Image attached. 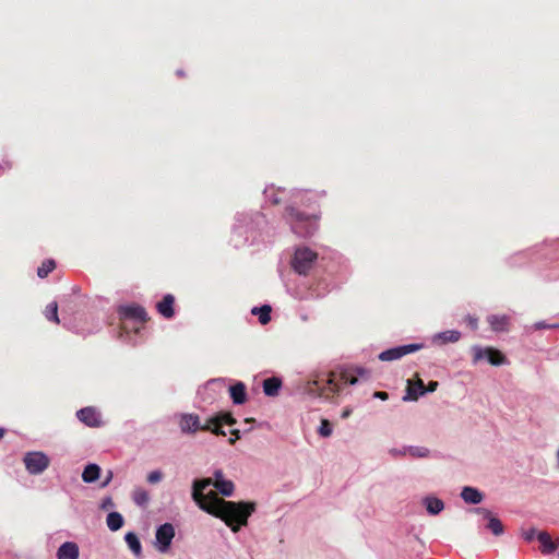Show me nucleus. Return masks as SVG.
I'll use <instances>...</instances> for the list:
<instances>
[{
    "label": "nucleus",
    "instance_id": "f3484780",
    "mask_svg": "<svg viewBox=\"0 0 559 559\" xmlns=\"http://www.w3.org/2000/svg\"><path fill=\"white\" fill-rule=\"evenodd\" d=\"M230 399L234 404L241 405L247 401V390L242 382H237L229 388Z\"/></svg>",
    "mask_w": 559,
    "mask_h": 559
},
{
    "label": "nucleus",
    "instance_id": "79ce46f5",
    "mask_svg": "<svg viewBox=\"0 0 559 559\" xmlns=\"http://www.w3.org/2000/svg\"><path fill=\"white\" fill-rule=\"evenodd\" d=\"M213 476H214V478H212L213 481H218L219 479H224V477H223L224 475L221 469L215 471Z\"/></svg>",
    "mask_w": 559,
    "mask_h": 559
},
{
    "label": "nucleus",
    "instance_id": "c9c22d12",
    "mask_svg": "<svg viewBox=\"0 0 559 559\" xmlns=\"http://www.w3.org/2000/svg\"><path fill=\"white\" fill-rule=\"evenodd\" d=\"M115 506L111 497H106L102 500L100 509L108 510Z\"/></svg>",
    "mask_w": 559,
    "mask_h": 559
},
{
    "label": "nucleus",
    "instance_id": "49530a36",
    "mask_svg": "<svg viewBox=\"0 0 559 559\" xmlns=\"http://www.w3.org/2000/svg\"><path fill=\"white\" fill-rule=\"evenodd\" d=\"M4 433H5V429L0 428V439L3 438Z\"/></svg>",
    "mask_w": 559,
    "mask_h": 559
},
{
    "label": "nucleus",
    "instance_id": "a211bd4d",
    "mask_svg": "<svg viewBox=\"0 0 559 559\" xmlns=\"http://www.w3.org/2000/svg\"><path fill=\"white\" fill-rule=\"evenodd\" d=\"M282 386V380L277 377H271L263 381V392L267 396H277Z\"/></svg>",
    "mask_w": 559,
    "mask_h": 559
},
{
    "label": "nucleus",
    "instance_id": "c756f323",
    "mask_svg": "<svg viewBox=\"0 0 559 559\" xmlns=\"http://www.w3.org/2000/svg\"><path fill=\"white\" fill-rule=\"evenodd\" d=\"M461 337V333L459 331H455V330H450V331H445V332H442L440 334H438V338L442 341V343H454V342H457Z\"/></svg>",
    "mask_w": 559,
    "mask_h": 559
},
{
    "label": "nucleus",
    "instance_id": "f03ea898",
    "mask_svg": "<svg viewBox=\"0 0 559 559\" xmlns=\"http://www.w3.org/2000/svg\"><path fill=\"white\" fill-rule=\"evenodd\" d=\"M358 376L367 378L368 371L364 368H355L343 371L340 374L330 372L325 377H317L314 380L309 381L307 391L319 397L331 399L340 392L341 383L355 384L358 381Z\"/></svg>",
    "mask_w": 559,
    "mask_h": 559
},
{
    "label": "nucleus",
    "instance_id": "a878e982",
    "mask_svg": "<svg viewBox=\"0 0 559 559\" xmlns=\"http://www.w3.org/2000/svg\"><path fill=\"white\" fill-rule=\"evenodd\" d=\"M271 311L272 308L269 305H263L262 307H255L252 309L253 314H259V321L261 324H267L271 321Z\"/></svg>",
    "mask_w": 559,
    "mask_h": 559
},
{
    "label": "nucleus",
    "instance_id": "cd10ccee",
    "mask_svg": "<svg viewBox=\"0 0 559 559\" xmlns=\"http://www.w3.org/2000/svg\"><path fill=\"white\" fill-rule=\"evenodd\" d=\"M56 269V262L52 259L43 261L41 265L37 269V275L40 278H45Z\"/></svg>",
    "mask_w": 559,
    "mask_h": 559
},
{
    "label": "nucleus",
    "instance_id": "72a5a7b5",
    "mask_svg": "<svg viewBox=\"0 0 559 559\" xmlns=\"http://www.w3.org/2000/svg\"><path fill=\"white\" fill-rule=\"evenodd\" d=\"M214 418H217L219 421L222 420V425H228L233 426L236 424V419L233 417L230 413H224L221 415L215 416Z\"/></svg>",
    "mask_w": 559,
    "mask_h": 559
},
{
    "label": "nucleus",
    "instance_id": "de8ad7c7",
    "mask_svg": "<svg viewBox=\"0 0 559 559\" xmlns=\"http://www.w3.org/2000/svg\"><path fill=\"white\" fill-rule=\"evenodd\" d=\"M251 421H254V419L253 418H247L246 419V423H251Z\"/></svg>",
    "mask_w": 559,
    "mask_h": 559
},
{
    "label": "nucleus",
    "instance_id": "423d86ee",
    "mask_svg": "<svg viewBox=\"0 0 559 559\" xmlns=\"http://www.w3.org/2000/svg\"><path fill=\"white\" fill-rule=\"evenodd\" d=\"M119 314L122 322V328L127 329V322L134 321L138 323H144L148 320L147 312L145 309L138 305L122 306L119 308Z\"/></svg>",
    "mask_w": 559,
    "mask_h": 559
},
{
    "label": "nucleus",
    "instance_id": "ea45409f",
    "mask_svg": "<svg viewBox=\"0 0 559 559\" xmlns=\"http://www.w3.org/2000/svg\"><path fill=\"white\" fill-rule=\"evenodd\" d=\"M438 381H430L427 386H425L426 392H435L438 388Z\"/></svg>",
    "mask_w": 559,
    "mask_h": 559
},
{
    "label": "nucleus",
    "instance_id": "09e8293b",
    "mask_svg": "<svg viewBox=\"0 0 559 559\" xmlns=\"http://www.w3.org/2000/svg\"><path fill=\"white\" fill-rule=\"evenodd\" d=\"M557 543V548L559 547V538L555 540Z\"/></svg>",
    "mask_w": 559,
    "mask_h": 559
},
{
    "label": "nucleus",
    "instance_id": "2f4dec72",
    "mask_svg": "<svg viewBox=\"0 0 559 559\" xmlns=\"http://www.w3.org/2000/svg\"><path fill=\"white\" fill-rule=\"evenodd\" d=\"M407 453L413 457H427L429 450L425 447H408Z\"/></svg>",
    "mask_w": 559,
    "mask_h": 559
},
{
    "label": "nucleus",
    "instance_id": "0eeeda50",
    "mask_svg": "<svg viewBox=\"0 0 559 559\" xmlns=\"http://www.w3.org/2000/svg\"><path fill=\"white\" fill-rule=\"evenodd\" d=\"M474 352V362H477L484 358H487L489 364L492 366H500L506 364L507 358L506 356L498 349L493 347H486L481 348L478 346H475L473 348Z\"/></svg>",
    "mask_w": 559,
    "mask_h": 559
},
{
    "label": "nucleus",
    "instance_id": "b1692460",
    "mask_svg": "<svg viewBox=\"0 0 559 559\" xmlns=\"http://www.w3.org/2000/svg\"><path fill=\"white\" fill-rule=\"evenodd\" d=\"M425 503L427 511L432 515L439 514L444 508L443 501L435 497L426 498Z\"/></svg>",
    "mask_w": 559,
    "mask_h": 559
},
{
    "label": "nucleus",
    "instance_id": "7ed1b4c3",
    "mask_svg": "<svg viewBox=\"0 0 559 559\" xmlns=\"http://www.w3.org/2000/svg\"><path fill=\"white\" fill-rule=\"evenodd\" d=\"M285 215L293 231L301 237H309L318 229V222L320 219L318 214L308 215L293 206H288L285 210Z\"/></svg>",
    "mask_w": 559,
    "mask_h": 559
},
{
    "label": "nucleus",
    "instance_id": "473e14b6",
    "mask_svg": "<svg viewBox=\"0 0 559 559\" xmlns=\"http://www.w3.org/2000/svg\"><path fill=\"white\" fill-rule=\"evenodd\" d=\"M319 435L326 438L332 435V425L328 419H322L318 430Z\"/></svg>",
    "mask_w": 559,
    "mask_h": 559
},
{
    "label": "nucleus",
    "instance_id": "37998d69",
    "mask_svg": "<svg viewBox=\"0 0 559 559\" xmlns=\"http://www.w3.org/2000/svg\"><path fill=\"white\" fill-rule=\"evenodd\" d=\"M391 453L393 455H405L407 454V448H405L403 451H400V450H392Z\"/></svg>",
    "mask_w": 559,
    "mask_h": 559
},
{
    "label": "nucleus",
    "instance_id": "f8f14e48",
    "mask_svg": "<svg viewBox=\"0 0 559 559\" xmlns=\"http://www.w3.org/2000/svg\"><path fill=\"white\" fill-rule=\"evenodd\" d=\"M474 511L481 515L483 520L487 521L486 528L491 531L493 535L499 536L503 533L502 522L497 516H495L491 511L485 508H476Z\"/></svg>",
    "mask_w": 559,
    "mask_h": 559
},
{
    "label": "nucleus",
    "instance_id": "5701e85b",
    "mask_svg": "<svg viewBox=\"0 0 559 559\" xmlns=\"http://www.w3.org/2000/svg\"><path fill=\"white\" fill-rule=\"evenodd\" d=\"M223 496L229 497L233 495L235 486L231 480L219 479L218 481H213L212 484Z\"/></svg>",
    "mask_w": 559,
    "mask_h": 559
},
{
    "label": "nucleus",
    "instance_id": "c03bdc74",
    "mask_svg": "<svg viewBox=\"0 0 559 559\" xmlns=\"http://www.w3.org/2000/svg\"><path fill=\"white\" fill-rule=\"evenodd\" d=\"M112 478V472H108V476H106V480L102 484V487H106Z\"/></svg>",
    "mask_w": 559,
    "mask_h": 559
},
{
    "label": "nucleus",
    "instance_id": "58836bf2",
    "mask_svg": "<svg viewBox=\"0 0 559 559\" xmlns=\"http://www.w3.org/2000/svg\"><path fill=\"white\" fill-rule=\"evenodd\" d=\"M233 438L229 439V443L234 444L238 439H240V431L238 429H234L230 431Z\"/></svg>",
    "mask_w": 559,
    "mask_h": 559
},
{
    "label": "nucleus",
    "instance_id": "c85d7f7f",
    "mask_svg": "<svg viewBox=\"0 0 559 559\" xmlns=\"http://www.w3.org/2000/svg\"><path fill=\"white\" fill-rule=\"evenodd\" d=\"M205 425H210L211 426V429H209L207 431H211L212 433L216 435V436H225L226 432L223 430V425H222V420L219 421L217 418H210L206 420Z\"/></svg>",
    "mask_w": 559,
    "mask_h": 559
},
{
    "label": "nucleus",
    "instance_id": "7c9ffc66",
    "mask_svg": "<svg viewBox=\"0 0 559 559\" xmlns=\"http://www.w3.org/2000/svg\"><path fill=\"white\" fill-rule=\"evenodd\" d=\"M150 500V496L147 493V491H145L144 489L142 488H138L133 491V501L138 504V506H145Z\"/></svg>",
    "mask_w": 559,
    "mask_h": 559
},
{
    "label": "nucleus",
    "instance_id": "20e7f679",
    "mask_svg": "<svg viewBox=\"0 0 559 559\" xmlns=\"http://www.w3.org/2000/svg\"><path fill=\"white\" fill-rule=\"evenodd\" d=\"M318 259V253L308 247H300L295 250L292 266L300 275H307Z\"/></svg>",
    "mask_w": 559,
    "mask_h": 559
},
{
    "label": "nucleus",
    "instance_id": "393cba45",
    "mask_svg": "<svg viewBox=\"0 0 559 559\" xmlns=\"http://www.w3.org/2000/svg\"><path fill=\"white\" fill-rule=\"evenodd\" d=\"M126 543L135 556H140L142 551L141 543L133 532H128L124 536Z\"/></svg>",
    "mask_w": 559,
    "mask_h": 559
},
{
    "label": "nucleus",
    "instance_id": "dca6fc26",
    "mask_svg": "<svg viewBox=\"0 0 559 559\" xmlns=\"http://www.w3.org/2000/svg\"><path fill=\"white\" fill-rule=\"evenodd\" d=\"M536 537L542 544L540 551L544 555L552 554L557 549V543L551 539L550 534L546 531L537 533Z\"/></svg>",
    "mask_w": 559,
    "mask_h": 559
},
{
    "label": "nucleus",
    "instance_id": "4c0bfd02",
    "mask_svg": "<svg viewBox=\"0 0 559 559\" xmlns=\"http://www.w3.org/2000/svg\"><path fill=\"white\" fill-rule=\"evenodd\" d=\"M536 535L537 534H536L535 528H531L523 533V537L526 542H532Z\"/></svg>",
    "mask_w": 559,
    "mask_h": 559
},
{
    "label": "nucleus",
    "instance_id": "e433bc0d",
    "mask_svg": "<svg viewBox=\"0 0 559 559\" xmlns=\"http://www.w3.org/2000/svg\"><path fill=\"white\" fill-rule=\"evenodd\" d=\"M465 321L467 322V324L471 326L472 330H476L477 329V326H478L477 318L472 317V316H467L465 318Z\"/></svg>",
    "mask_w": 559,
    "mask_h": 559
},
{
    "label": "nucleus",
    "instance_id": "6e6552de",
    "mask_svg": "<svg viewBox=\"0 0 559 559\" xmlns=\"http://www.w3.org/2000/svg\"><path fill=\"white\" fill-rule=\"evenodd\" d=\"M179 427L183 433H195L211 429L210 425H202L200 417L195 414H182L180 416Z\"/></svg>",
    "mask_w": 559,
    "mask_h": 559
},
{
    "label": "nucleus",
    "instance_id": "1a4fd4ad",
    "mask_svg": "<svg viewBox=\"0 0 559 559\" xmlns=\"http://www.w3.org/2000/svg\"><path fill=\"white\" fill-rule=\"evenodd\" d=\"M423 347L421 344H408V345H402L397 347H393L386 350H383L379 355V359L382 361H392L402 358L405 355L412 354L417 352Z\"/></svg>",
    "mask_w": 559,
    "mask_h": 559
},
{
    "label": "nucleus",
    "instance_id": "4468645a",
    "mask_svg": "<svg viewBox=\"0 0 559 559\" xmlns=\"http://www.w3.org/2000/svg\"><path fill=\"white\" fill-rule=\"evenodd\" d=\"M174 305L175 297L171 294H167L157 302L156 308L165 319H171L175 316Z\"/></svg>",
    "mask_w": 559,
    "mask_h": 559
},
{
    "label": "nucleus",
    "instance_id": "bb28decb",
    "mask_svg": "<svg viewBox=\"0 0 559 559\" xmlns=\"http://www.w3.org/2000/svg\"><path fill=\"white\" fill-rule=\"evenodd\" d=\"M44 314L46 317V319L48 321H51L56 324H58L60 322L59 320V317H58V304L57 301H51L49 302L45 310H44Z\"/></svg>",
    "mask_w": 559,
    "mask_h": 559
},
{
    "label": "nucleus",
    "instance_id": "ddd939ff",
    "mask_svg": "<svg viewBox=\"0 0 559 559\" xmlns=\"http://www.w3.org/2000/svg\"><path fill=\"white\" fill-rule=\"evenodd\" d=\"M425 393L424 381L416 374L415 380L407 381L406 394L403 396V401H417Z\"/></svg>",
    "mask_w": 559,
    "mask_h": 559
},
{
    "label": "nucleus",
    "instance_id": "2eb2a0df",
    "mask_svg": "<svg viewBox=\"0 0 559 559\" xmlns=\"http://www.w3.org/2000/svg\"><path fill=\"white\" fill-rule=\"evenodd\" d=\"M57 558L58 559H79L78 545L72 542L63 543L57 551Z\"/></svg>",
    "mask_w": 559,
    "mask_h": 559
},
{
    "label": "nucleus",
    "instance_id": "f257e3e1",
    "mask_svg": "<svg viewBox=\"0 0 559 559\" xmlns=\"http://www.w3.org/2000/svg\"><path fill=\"white\" fill-rule=\"evenodd\" d=\"M211 478H203L193 481L192 498L203 511L223 520L233 532H238L241 526L247 525L248 518L254 512V502L226 501L217 496L215 491L204 493L211 486Z\"/></svg>",
    "mask_w": 559,
    "mask_h": 559
},
{
    "label": "nucleus",
    "instance_id": "aec40b11",
    "mask_svg": "<svg viewBox=\"0 0 559 559\" xmlns=\"http://www.w3.org/2000/svg\"><path fill=\"white\" fill-rule=\"evenodd\" d=\"M487 321L493 331L508 330L509 319L506 316H490Z\"/></svg>",
    "mask_w": 559,
    "mask_h": 559
},
{
    "label": "nucleus",
    "instance_id": "412c9836",
    "mask_svg": "<svg viewBox=\"0 0 559 559\" xmlns=\"http://www.w3.org/2000/svg\"><path fill=\"white\" fill-rule=\"evenodd\" d=\"M100 474V467L97 464H88L82 474V479L85 483H94L98 479Z\"/></svg>",
    "mask_w": 559,
    "mask_h": 559
},
{
    "label": "nucleus",
    "instance_id": "9b49d317",
    "mask_svg": "<svg viewBox=\"0 0 559 559\" xmlns=\"http://www.w3.org/2000/svg\"><path fill=\"white\" fill-rule=\"evenodd\" d=\"M76 417L88 427L97 428L103 425L100 413L92 406L78 411Z\"/></svg>",
    "mask_w": 559,
    "mask_h": 559
},
{
    "label": "nucleus",
    "instance_id": "f704fd0d",
    "mask_svg": "<svg viewBox=\"0 0 559 559\" xmlns=\"http://www.w3.org/2000/svg\"><path fill=\"white\" fill-rule=\"evenodd\" d=\"M163 473L160 471H153L147 475V481L150 484H157L162 480Z\"/></svg>",
    "mask_w": 559,
    "mask_h": 559
},
{
    "label": "nucleus",
    "instance_id": "4be33fe9",
    "mask_svg": "<svg viewBox=\"0 0 559 559\" xmlns=\"http://www.w3.org/2000/svg\"><path fill=\"white\" fill-rule=\"evenodd\" d=\"M107 526L110 531L116 532L123 526V516L119 512H110L106 519Z\"/></svg>",
    "mask_w": 559,
    "mask_h": 559
},
{
    "label": "nucleus",
    "instance_id": "a19ab883",
    "mask_svg": "<svg viewBox=\"0 0 559 559\" xmlns=\"http://www.w3.org/2000/svg\"><path fill=\"white\" fill-rule=\"evenodd\" d=\"M373 397H376V399H380V400H382V401H385V400H388V399H389V394H388L386 392H384V391H376V392L373 393Z\"/></svg>",
    "mask_w": 559,
    "mask_h": 559
},
{
    "label": "nucleus",
    "instance_id": "6ab92c4d",
    "mask_svg": "<svg viewBox=\"0 0 559 559\" xmlns=\"http://www.w3.org/2000/svg\"><path fill=\"white\" fill-rule=\"evenodd\" d=\"M461 497L466 503L472 504L480 503L484 498L483 493L478 489L468 486L463 488Z\"/></svg>",
    "mask_w": 559,
    "mask_h": 559
},
{
    "label": "nucleus",
    "instance_id": "9d476101",
    "mask_svg": "<svg viewBox=\"0 0 559 559\" xmlns=\"http://www.w3.org/2000/svg\"><path fill=\"white\" fill-rule=\"evenodd\" d=\"M174 537L175 528L173 524L165 523L160 525L156 531V542L158 550L162 552H166L169 549Z\"/></svg>",
    "mask_w": 559,
    "mask_h": 559
},
{
    "label": "nucleus",
    "instance_id": "39448f33",
    "mask_svg": "<svg viewBox=\"0 0 559 559\" xmlns=\"http://www.w3.org/2000/svg\"><path fill=\"white\" fill-rule=\"evenodd\" d=\"M23 462L26 471L32 475L44 473L50 464L49 457L40 451L25 453Z\"/></svg>",
    "mask_w": 559,
    "mask_h": 559
},
{
    "label": "nucleus",
    "instance_id": "a18cd8bd",
    "mask_svg": "<svg viewBox=\"0 0 559 559\" xmlns=\"http://www.w3.org/2000/svg\"><path fill=\"white\" fill-rule=\"evenodd\" d=\"M349 415H350V411H349V409H345V411H343L342 417H343V418H346V417H348Z\"/></svg>",
    "mask_w": 559,
    "mask_h": 559
}]
</instances>
